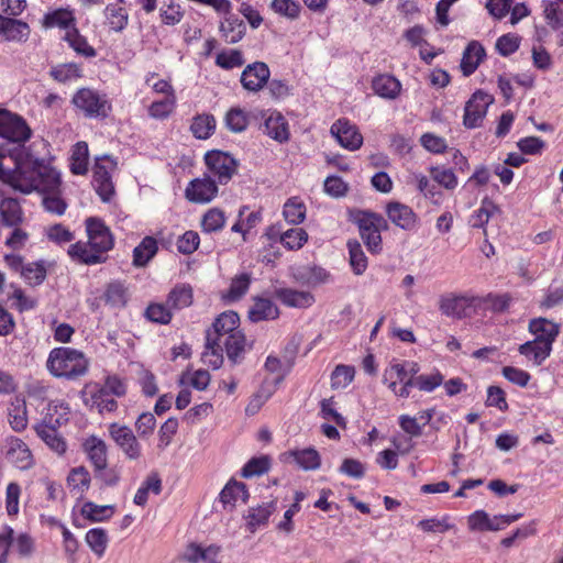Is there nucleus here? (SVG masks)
Instances as JSON below:
<instances>
[{
	"label": "nucleus",
	"mask_w": 563,
	"mask_h": 563,
	"mask_svg": "<svg viewBox=\"0 0 563 563\" xmlns=\"http://www.w3.org/2000/svg\"><path fill=\"white\" fill-rule=\"evenodd\" d=\"M68 255L76 262L86 265H93L103 263L107 260L106 255H102L97 250L91 249L89 242H76L68 249Z\"/></svg>",
	"instance_id": "20"
},
{
	"label": "nucleus",
	"mask_w": 563,
	"mask_h": 563,
	"mask_svg": "<svg viewBox=\"0 0 563 563\" xmlns=\"http://www.w3.org/2000/svg\"><path fill=\"white\" fill-rule=\"evenodd\" d=\"M73 103L87 118H107L111 110L106 96H100L89 88L79 89L73 97Z\"/></svg>",
	"instance_id": "4"
},
{
	"label": "nucleus",
	"mask_w": 563,
	"mask_h": 563,
	"mask_svg": "<svg viewBox=\"0 0 563 563\" xmlns=\"http://www.w3.org/2000/svg\"><path fill=\"white\" fill-rule=\"evenodd\" d=\"M283 214L287 222L299 224L306 218V207L302 202L297 201L296 198H290L284 205Z\"/></svg>",
	"instance_id": "51"
},
{
	"label": "nucleus",
	"mask_w": 563,
	"mask_h": 563,
	"mask_svg": "<svg viewBox=\"0 0 563 563\" xmlns=\"http://www.w3.org/2000/svg\"><path fill=\"white\" fill-rule=\"evenodd\" d=\"M9 423L11 428L21 432L27 427V410L24 398L14 397L8 408Z\"/></svg>",
	"instance_id": "29"
},
{
	"label": "nucleus",
	"mask_w": 563,
	"mask_h": 563,
	"mask_svg": "<svg viewBox=\"0 0 563 563\" xmlns=\"http://www.w3.org/2000/svg\"><path fill=\"white\" fill-rule=\"evenodd\" d=\"M497 210V207L493 201L485 199L483 200L482 207L472 216L471 224L473 228H483L492 217L493 212Z\"/></svg>",
	"instance_id": "63"
},
{
	"label": "nucleus",
	"mask_w": 563,
	"mask_h": 563,
	"mask_svg": "<svg viewBox=\"0 0 563 563\" xmlns=\"http://www.w3.org/2000/svg\"><path fill=\"white\" fill-rule=\"evenodd\" d=\"M5 459L22 471L31 468L34 464L29 445L16 437H9L5 440Z\"/></svg>",
	"instance_id": "9"
},
{
	"label": "nucleus",
	"mask_w": 563,
	"mask_h": 563,
	"mask_svg": "<svg viewBox=\"0 0 563 563\" xmlns=\"http://www.w3.org/2000/svg\"><path fill=\"white\" fill-rule=\"evenodd\" d=\"M52 77L59 81V82H66L71 79H76L80 77V68L73 63L69 64H63L59 66L54 67L51 70Z\"/></svg>",
	"instance_id": "60"
},
{
	"label": "nucleus",
	"mask_w": 563,
	"mask_h": 563,
	"mask_svg": "<svg viewBox=\"0 0 563 563\" xmlns=\"http://www.w3.org/2000/svg\"><path fill=\"white\" fill-rule=\"evenodd\" d=\"M76 19L71 11L67 9H57L52 12H47L43 18V25L45 27H60L70 30L76 26Z\"/></svg>",
	"instance_id": "35"
},
{
	"label": "nucleus",
	"mask_w": 563,
	"mask_h": 563,
	"mask_svg": "<svg viewBox=\"0 0 563 563\" xmlns=\"http://www.w3.org/2000/svg\"><path fill=\"white\" fill-rule=\"evenodd\" d=\"M34 430L53 451L58 454L66 452L67 444L58 431L46 426H35Z\"/></svg>",
	"instance_id": "42"
},
{
	"label": "nucleus",
	"mask_w": 563,
	"mask_h": 563,
	"mask_svg": "<svg viewBox=\"0 0 563 563\" xmlns=\"http://www.w3.org/2000/svg\"><path fill=\"white\" fill-rule=\"evenodd\" d=\"M271 71L263 62H255L247 65L241 74V84L244 89L256 92L269 80Z\"/></svg>",
	"instance_id": "15"
},
{
	"label": "nucleus",
	"mask_w": 563,
	"mask_h": 563,
	"mask_svg": "<svg viewBox=\"0 0 563 563\" xmlns=\"http://www.w3.org/2000/svg\"><path fill=\"white\" fill-rule=\"evenodd\" d=\"M0 33L3 34L5 41L25 42L30 34V27L21 20L4 18L0 14Z\"/></svg>",
	"instance_id": "19"
},
{
	"label": "nucleus",
	"mask_w": 563,
	"mask_h": 563,
	"mask_svg": "<svg viewBox=\"0 0 563 563\" xmlns=\"http://www.w3.org/2000/svg\"><path fill=\"white\" fill-rule=\"evenodd\" d=\"M249 493L246 485L235 479L229 481L220 493V500L223 505L233 507L238 500L246 501Z\"/></svg>",
	"instance_id": "34"
},
{
	"label": "nucleus",
	"mask_w": 563,
	"mask_h": 563,
	"mask_svg": "<svg viewBox=\"0 0 563 563\" xmlns=\"http://www.w3.org/2000/svg\"><path fill=\"white\" fill-rule=\"evenodd\" d=\"M32 136V130L19 114L0 109V137L10 143L24 145Z\"/></svg>",
	"instance_id": "3"
},
{
	"label": "nucleus",
	"mask_w": 563,
	"mask_h": 563,
	"mask_svg": "<svg viewBox=\"0 0 563 563\" xmlns=\"http://www.w3.org/2000/svg\"><path fill=\"white\" fill-rule=\"evenodd\" d=\"M157 251V241L153 236H145L133 250V265L136 267L146 266Z\"/></svg>",
	"instance_id": "33"
},
{
	"label": "nucleus",
	"mask_w": 563,
	"mask_h": 563,
	"mask_svg": "<svg viewBox=\"0 0 563 563\" xmlns=\"http://www.w3.org/2000/svg\"><path fill=\"white\" fill-rule=\"evenodd\" d=\"M84 449L95 471H101L108 466V450L103 440L92 435L85 441Z\"/></svg>",
	"instance_id": "17"
},
{
	"label": "nucleus",
	"mask_w": 563,
	"mask_h": 563,
	"mask_svg": "<svg viewBox=\"0 0 563 563\" xmlns=\"http://www.w3.org/2000/svg\"><path fill=\"white\" fill-rule=\"evenodd\" d=\"M251 277L249 274H240L231 282L229 290L222 295V299L227 302H233L241 299L249 290Z\"/></svg>",
	"instance_id": "45"
},
{
	"label": "nucleus",
	"mask_w": 563,
	"mask_h": 563,
	"mask_svg": "<svg viewBox=\"0 0 563 563\" xmlns=\"http://www.w3.org/2000/svg\"><path fill=\"white\" fill-rule=\"evenodd\" d=\"M93 186L102 201H110L114 194V187L107 166L101 165L99 162L93 167Z\"/></svg>",
	"instance_id": "25"
},
{
	"label": "nucleus",
	"mask_w": 563,
	"mask_h": 563,
	"mask_svg": "<svg viewBox=\"0 0 563 563\" xmlns=\"http://www.w3.org/2000/svg\"><path fill=\"white\" fill-rule=\"evenodd\" d=\"M225 124L234 133L242 132L249 125L247 115L242 109L232 108L225 115Z\"/></svg>",
	"instance_id": "55"
},
{
	"label": "nucleus",
	"mask_w": 563,
	"mask_h": 563,
	"mask_svg": "<svg viewBox=\"0 0 563 563\" xmlns=\"http://www.w3.org/2000/svg\"><path fill=\"white\" fill-rule=\"evenodd\" d=\"M109 433L128 459L139 460L141 457V444L129 427L114 422L109 426Z\"/></svg>",
	"instance_id": "7"
},
{
	"label": "nucleus",
	"mask_w": 563,
	"mask_h": 563,
	"mask_svg": "<svg viewBox=\"0 0 563 563\" xmlns=\"http://www.w3.org/2000/svg\"><path fill=\"white\" fill-rule=\"evenodd\" d=\"M86 542L98 558L103 556L109 542L107 531L102 528L90 529L86 533Z\"/></svg>",
	"instance_id": "47"
},
{
	"label": "nucleus",
	"mask_w": 563,
	"mask_h": 563,
	"mask_svg": "<svg viewBox=\"0 0 563 563\" xmlns=\"http://www.w3.org/2000/svg\"><path fill=\"white\" fill-rule=\"evenodd\" d=\"M289 454L294 457V461L299 465V467L305 471H312L320 467V454L312 448L294 450Z\"/></svg>",
	"instance_id": "43"
},
{
	"label": "nucleus",
	"mask_w": 563,
	"mask_h": 563,
	"mask_svg": "<svg viewBox=\"0 0 563 563\" xmlns=\"http://www.w3.org/2000/svg\"><path fill=\"white\" fill-rule=\"evenodd\" d=\"M192 287L188 284H178L169 291L167 305L174 309H183L192 303Z\"/></svg>",
	"instance_id": "38"
},
{
	"label": "nucleus",
	"mask_w": 563,
	"mask_h": 563,
	"mask_svg": "<svg viewBox=\"0 0 563 563\" xmlns=\"http://www.w3.org/2000/svg\"><path fill=\"white\" fill-rule=\"evenodd\" d=\"M476 296L449 294L440 297L439 309L446 317L462 319L465 317L466 308H476Z\"/></svg>",
	"instance_id": "10"
},
{
	"label": "nucleus",
	"mask_w": 563,
	"mask_h": 563,
	"mask_svg": "<svg viewBox=\"0 0 563 563\" xmlns=\"http://www.w3.org/2000/svg\"><path fill=\"white\" fill-rule=\"evenodd\" d=\"M374 92L384 99H396L400 92V81L387 74L376 76L372 81Z\"/></svg>",
	"instance_id": "26"
},
{
	"label": "nucleus",
	"mask_w": 563,
	"mask_h": 563,
	"mask_svg": "<svg viewBox=\"0 0 563 563\" xmlns=\"http://www.w3.org/2000/svg\"><path fill=\"white\" fill-rule=\"evenodd\" d=\"M186 198L195 203L210 202L218 194V186L210 176L196 178L186 188Z\"/></svg>",
	"instance_id": "13"
},
{
	"label": "nucleus",
	"mask_w": 563,
	"mask_h": 563,
	"mask_svg": "<svg viewBox=\"0 0 563 563\" xmlns=\"http://www.w3.org/2000/svg\"><path fill=\"white\" fill-rule=\"evenodd\" d=\"M347 249L350 255V265L355 275H362L367 268V257L363 252L362 245L357 240H349Z\"/></svg>",
	"instance_id": "44"
},
{
	"label": "nucleus",
	"mask_w": 563,
	"mask_h": 563,
	"mask_svg": "<svg viewBox=\"0 0 563 563\" xmlns=\"http://www.w3.org/2000/svg\"><path fill=\"white\" fill-rule=\"evenodd\" d=\"M269 457L266 455L251 459L242 468L241 475L244 478L260 476L269 470Z\"/></svg>",
	"instance_id": "53"
},
{
	"label": "nucleus",
	"mask_w": 563,
	"mask_h": 563,
	"mask_svg": "<svg viewBox=\"0 0 563 563\" xmlns=\"http://www.w3.org/2000/svg\"><path fill=\"white\" fill-rule=\"evenodd\" d=\"M102 298L106 305L112 308H123L128 302V289L121 282H111L107 285Z\"/></svg>",
	"instance_id": "37"
},
{
	"label": "nucleus",
	"mask_w": 563,
	"mask_h": 563,
	"mask_svg": "<svg viewBox=\"0 0 563 563\" xmlns=\"http://www.w3.org/2000/svg\"><path fill=\"white\" fill-rule=\"evenodd\" d=\"M245 335L241 331H238L223 336V341H219V344L216 345L222 347L229 361L235 365L242 358L245 351Z\"/></svg>",
	"instance_id": "21"
},
{
	"label": "nucleus",
	"mask_w": 563,
	"mask_h": 563,
	"mask_svg": "<svg viewBox=\"0 0 563 563\" xmlns=\"http://www.w3.org/2000/svg\"><path fill=\"white\" fill-rule=\"evenodd\" d=\"M21 276L30 285H40L46 277V269L42 264H27L22 268Z\"/></svg>",
	"instance_id": "61"
},
{
	"label": "nucleus",
	"mask_w": 563,
	"mask_h": 563,
	"mask_svg": "<svg viewBox=\"0 0 563 563\" xmlns=\"http://www.w3.org/2000/svg\"><path fill=\"white\" fill-rule=\"evenodd\" d=\"M216 64L223 69H233L244 64L243 55L238 49L221 52L217 55Z\"/></svg>",
	"instance_id": "58"
},
{
	"label": "nucleus",
	"mask_w": 563,
	"mask_h": 563,
	"mask_svg": "<svg viewBox=\"0 0 563 563\" xmlns=\"http://www.w3.org/2000/svg\"><path fill=\"white\" fill-rule=\"evenodd\" d=\"M264 129L267 135L280 143L289 139L287 122L278 112H274L265 119Z\"/></svg>",
	"instance_id": "32"
},
{
	"label": "nucleus",
	"mask_w": 563,
	"mask_h": 563,
	"mask_svg": "<svg viewBox=\"0 0 563 563\" xmlns=\"http://www.w3.org/2000/svg\"><path fill=\"white\" fill-rule=\"evenodd\" d=\"M2 221L8 227H16L23 220V212L19 201L14 198H4L0 202Z\"/></svg>",
	"instance_id": "36"
},
{
	"label": "nucleus",
	"mask_w": 563,
	"mask_h": 563,
	"mask_svg": "<svg viewBox=\"0 0 563 563\" xmlns=\"http://www.w3.org/2000/svg\"><path fill=\"white\" fill-rule=\"evenodd\" d=\"M240 317L234 311L222 312L212 323V329L207 331V339L210 344H219L227 336L233 332H238Z\"/></svg>",
	"instance_id": "14"
},
{
	"label": "nucleus",
	"mask_w": 563,
	"mask_h": 563,
	"mask_svg": "<svg viewBox=\"0 0 563 563\" xmlns=\"http://www.w3.org/2000/svg\"><path fill=\"white\" fill-rule=\"evenodd\" d=\"M46 367L54 377L76 379L87 373L88 361L78 350L55 347L49 352Z\"/></svg>",
	"instance_id": "1"
},
{
	"label": "nucleus",
	"mask_w": 563,
	"mask_h": 563,
	"mask_svg": "<svg viewBox=\"0 0 563 563\" xmlns=\"http://www.w3.org/2000/svg\"><path fill=\"white\" fill-rule=\"evenodd\" d=\"M271 8L274 12L288 19H296L299 15L300 7L294 0H273Z\"/></svg>",
	"instance_id": "62"
},
{
	"label": "nucleus",
	"mask_w": 563,
	"mask_h": 563,
	"mask_svg": "<svg viewBox=\"0 0 563 563\" xmlns=\"http://www.w3.org/2000/svg\"><path fill=\"white\" fill-rule=\"evenodd\" d=\"M278 316L279 310L277 306L266 298H256L249 310V318L252 322L274 320L278 318Z\"/></svg>",
	"instance_id": "27"
},
{
	"label": "nucleus",
	"mask_w": 563,
	"mask_h": 563,
	"mask_svg": "<svg viewBox=\"0 0 563 563\" xmlns=\"http://www.w3.org/2000/svg\"><path fill=\"white\" fill-rule=\"evenodd\" d=\"M485 55V49L481 43L477 41H472L468 43L461 60V69L463 75H472L477 69Z\"/></svg>",
	"instance_id": "23"
},
{
	"label": "nucleus",
	"mask_w": 563,
	"mask_h": 563,
	"mask_svg": "<svg viewBox=\"0 0 563 563\" xmlns=\"http://www.w3.org/2000/svg\"><path fill=\"white\" fill-rule=\"evenodd\" d=\"M494 102L493 96L482 90H477L466 102L464 109L463 124L467 129H475L484 120L489 104Z\"/></svg>",
	"instance_id": "6"
},
{
	"label": "nucleus",
	"mask_w": 563,
	"mask_h": 563,
	"mask_svg": "<svg viewBox=\"0 0 563 563\" xmlns=\"http://www.w3.org/2000/svg\"><path fill=\"white\" fill-rule=\"evenodd\" d=\"M307 241L308 234L300 228L289 229L280 235V242L288 250H299Z\"/></svg>",
	"instance_id": "52"
},
{
	"label": "nucleus",
	"mask_w": 563,
	"mask_h": 563,
	"mask_svg": "<svg viewBox=\"0 0 563 563\" xmlns=\"http://www.w3.org/2000/svg\"><path fill=\"white\" fill-rule=\"evenodd\" d=\"M88 145L86 142L75 144L71 153L70 169L76 175H84L88 170Z\"/></svg>",
	"instance_id": "48"
},
{
	"label": "nucleus",
	"mask_w": 563,
	"mask_h": 563,
	"mask_svg": "<svg viewBox=\"0 0 563 563\" xmlns=\"http://www.w3.org/2000/svg\"><path fill=\"white\" fill-rule=\"evenodd\" d=\"M246 26L243 20L235 15H229L220 24V32L229 44H235L241 41L245 34Z\"/></svg>",
	"instance_id": "31"
},
{
	"label": "nucleus",
	"mask_w": 563,
	"mask_h": 563,
	"mask_svg": "<svg viewBox=\"0 0 563 563\" xmlns=\"http://www.w3.org/2000/svg\"><path fill=\"white\" fill-rule=\"evenodd\" d=\"M225 223V217L223 211L213 208L210 209L202 218L201 225L205 232H214L223 228Z\"/></svg>",
	"instance_id": "57"
},
{
	"label": "nucleus",
	"mask_w": 563,
	"mask_h": 563,
	"mask_svg": "<svg viewBox=\"0 0 563 563\" xmlns=\"http://www.w3.org/2000/svg\"><path fill=\"white\" fill-rule=\"evenodd\" d=\"M205 162L210 174L216 177L221 185L231 180L239 165L238 161L232 155L218 150L207 152Z\"/></svg>",
	"instance_id": "5"
},
{
	"label": "nucleus",
	"mask_w": 563,
	"mask_h": 563,
	"mask_svg": "<svg viewBox=\"0 0 563 563\" xmlns=\"http://www.w3.org/2000/svg\"><path fill=\"white\" fill-rule=\"evenodd\" d=\"M430 175L434 181L445 189H454L457 186V178L450 168L434 166L430 168Z\"/></svg>",
	"instance_id": "56"
},
{
	"label": "nucleus",
	"mask_w": 563,
	"mask_h": 563,
	"mask_svg": "<svg viewBox=\"0 0 563 563\" xmlns=\"http://www.w3.org/2000/svg\"><path fill=\"white\" fill-rule=\"evenodd\" d=\"M67 482L73 489L82 493L89 487L90 474L85 466H78L70 471Z\"/></svg>",
	"instance_id": "54"
},
{
	"label": "nucleus",
	"mask_w": 563,
	"mask_h": 563,
	"mask_svg": "<svg viewBox=\"0 0 563 563\" xmlns=\"http://www.w3.org/2000/svg\"><path fill=\"white\" fill-rule=\"evenodd\" d=\"M219 551L220 548L216 545L202 548L197 543H190L185 549L181 558L188 563H214Z\"/></svg>",
	"instance_id": "24"
},
{
	"label": "nucleus",
	"mask_w": 563,
	"mask_h": 563,
	"mask_svg": "<svg viewBox=\"0 0 563 563\" xmlns=\"http://www.w3.org/2000/svg\"><path fill=\"white\" fill-rule=\"evenodd\" d=\"M81 394L85 406L97 409L99 413L112 412L118 408L117 400L97 384L87 385Z\"/></svg>",
	"instance_id": "11"
},
{
	"label": "nucleus",
	"mask_w": 563,
	"mask_h": 563,
	"mask_svg": "<svg viewBox=\"0 0 563 563\" xmlns=\"http://www.w3.org/2000/svg\"><path fill=\"white\" fill-rule=\"evenodd\" d=\"M274 510H275L274 501L266 503L256 508H251L249 511V516H247V519H249L247 523H249L251 531L254 532L258 526L265 525Z\"/></svg>",
	"instance_id": "49"
},
{
	"label": "nucleus",
	"mask_w": 563,
	"mask_h": 563,
	"mask_svg": "<svg viewBox=\"0 0 563 563\" xmlns=\"http://www.w3.org/2000/svg\"><path fill=\"white\" fill-rule=\"evenodd\" d=\"M145 316L148 320L167 324L172 320V312L162 303H152L145 310Z\"/></svg>",
	"instance_id": "64"
},
{
	"label": "nucleus",
	"mask_w": 563,
	"mask_h": 563,
	"mask_svg": "<svg viewBox=\"0 0 563 563\" xmlns=\"http://www.w3.org/2000/svg\"><path fill=\"white\" fill-rule=\"evenodd\" d=\"M275 296L284 305L294 308H308L314 302V297L311 292L290 288L276 289Z\"/></svg>",
	"instance_id": "22"
},
{
	"label": "nucleus",
	"mask_w": 563,
	"mask_h": 563,
	"mask_svg": "<svg viewBox=\"0 0 563 563\" xmlns=\"http://www.w3.org/2000/svg\"><path fill=\"white\" fill-rule=\"evenodd\" d=\"M40 172L41 173L38 175L36 187L34 190L42 192L44 196L48 194L59 192V174L54 168L47 167L44 164L40 166Z\"/></svg>",
	"instance_id": "28"
},
{
	"label": "nucleus",
	"mask_w": 563,
	"mask_h": 563,
	"mask_svg": "<svg viewBox=\"0 0 563 563\" xmlns=\"http://www.w3.org/2000/svg\"><path fill=\"white\" fill-rule=\"evenodd\" d=\"M86 230L91 249L104 255L113 247V236L102 220L88 218L86 220Z\"/></svg>",
	"instance_id": "8"
},
{
	"label": "nucleus",
	"mask_w": 563,
	"mask_h": 563,
	"mask_svg": "<svg viewBox=\"0 0 563 563\" xmlns=\"http://www.w3.org/2000/svg\"><path fill=\"white\" fill-rule=\"evenodd\" d=\"M64 38L77 54L87 58L96 56V49L88 44L76 26L66 31Z\"/></svg>",
	"instance_id": "39"
},
{
	"label": "nucleus",
	"mask_w": 563,
	"mask_h": 563,
	"mask_svg": "<svg viewBox=\"0 0 563 563\" xmlns=\"http://www.w3.org/2000/svg\"><path fill=\"white\" fill-rule=\"evenodd\" d=\"M388 219L402 230H412L416 227L417 216L412 209L404 203L393 201L386 206Z\"/></svg>",
	"instance_id": "16"
},
{
	"label": "nucleus",
	"mask_w": 563,
	"mask_h": 563,
	"mask_svg": "<svg viewBox=\"0 0 563 563\" xmlns=\"http://www.w3.org/2000/svg\"><path fill=\"white\" fill-rule=\"evenodd\" d=\"M476 308L490 309L494 312H503L508 309L511 301L509 294H488L486 296H476Z\"/></svg>",
	"instance_id": "40"
},
{
	"label": "nucleus",
	"mask_w": 563,
	"mask_h": 563,
	"mask_svg": "<svg viewBox=\"0 0 563 563\" xmlns=\"http://www.w3.org/2000/svg\"><path fill=\"white\" fill-rule=\"evenodd\" d=\"M114 512V507L111 505L100 506L92 501H87L81 507V515L92 521L99 522L109 519Z\"/></svg>",
	"instance_id": "46"
},
{
	"label": "nucleus",
	"mask_w": 563,
	"mask_h": 563,
	"mask_svg": "<svg viewBox=\"0 0 563 563\" xmlns=\"http://www.w3.org/2000/svg\"><path fill=\"white\" fill-rule=\"evenodd\" d=\"M552 345L549 342L528 341L519 346V353L532 361L534 365H541L551 354Z\"/></svg>",
	"instance_id": "30"
},
{
	"label": "nucleus",
	"mask_w": 563,
	"mask_h": 563,
	"mask_svg": "<svg viewBox=\"0 0 563 563\" xmlns=\"http://www.w3.org/2000/svg\"><path fill=\"white\" fill-rule=\"evenodd\" d=\"M355 369L349 365H336L331 374V387L340 389L347 387L354 379Z\"/></svg>",
	"instance_id": "50"
},
{
	"label": "nucleus",
	"mask_w": 563,
	"mask_h": 563,
	"mask_svg": "<svg viewBox=\"0 0 563 563\" xmlns=\"http://www.w3.org/2000/svg\"><path fill=\"white\" fill-rule=\"evenodd\" d=\"M202 362L213 369H218L223 364V350L216 344H210L206 338V351L202 353Z\"/></svg>",
	"instance_id": "59"
},
{
	"label": "nucleus",
	"mask_w": 563,
	"mask_h": 563,
	"mask_svg": "<svg viewBox=\"0 0 563 563\" xmlns=\"http://www.w3.org/2000/svg\"><path fill=\"white\" fill-rule=\"evenodd\" d=\"M350 220L357 225L367 250L371 253H379L382 251L380 232L388 228L384 217L372 211L355 209L350 211Z\"/></svg>",
	"instance_id": "2"
},
{
	"label": "nucleus",
	"mask_w": 563,
	"mask_h": 563,
	"mask_svg": "<svg viewBox=\"0 0 563 563\" xmlns=\"http://www.w3.org/2000/svg\"><path fill=\"white\" fill-rule=\"evenodd\" d=\"M330 131L344 148L355 151L363 144V136L356 125L351 124L345 119H340L333 123Z\"/></svg>",
	"instance_id": "12"
},
{
	"label": "nucleus",
	"mask_w": 563,
	"mask_h": 563,
	"mask_svg": "<svg viewBox=\"0 0 563 563\" xmlns=\"http://www.w3.org/2000/svg\"><path fill=\"white\" fill-rule=\"evenodd\" d=\"M216 130V119L212 114H198L192 119L190 131L195 137L199 140H207Z\"/></svg>",
	"instance_id": "41"
},
{
	"label": "nucleus",
	"mask_w": 563,
	"mask_h": 563,
	"mask_svg": "<svg viewBox=\"0 0 563 563\" xmlns=\"http://www.w3.org/2000/svg\"><path fill=\"white\" fill-rule=\"evenodd\" d=\"M529 331L534 335V341L549 342V345H552L559 335L560 328L558 323L547 318H537L529 322Z\"/></svg>",
	"instance_id": "18"
}]
</instances>
